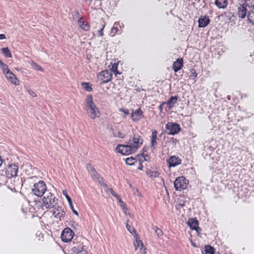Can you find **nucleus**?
Instances as JSON below:
<instances>
[{
	"instance_id": "obj_1",
	"label": "nucleus",
	"mask_w": 254,
	"mask_h": 254,
	"mask_svg": "<svg viewBox=\"0 0 254 254\" xmlns=\"http://www.w3.org/2000/svg\"><path fill=\"white\" fill-rule=\"evenodd\" d=\"M85 104L86 113L91 119L95 120L100 117V112L93 102V97L91 95L87 96L85 99Z\"/></svg>"
},
{
	"instance_id": "obj_2",
	"label": "nucleus",
	"mask_w": 254,
	"mask_h": 254,
	"mask_svg": "<svg viewBox=\"0 0 254 254\" xmlns=\"http://www.w3.org/2000/svg\"><path fill=\"white\" fill-rule=\"evenodd\" d=\"M58 200V199L56 197L54 194L49 192L43 198L42 207H45L47 209L54 208Z\"/></svg>"
},
{
	"instance_id": "obj_3",
	"label": "nucleus",
	"mask_w": 254,
	"mask_h": 254,
	"mask_svg": "<svg viewBox=\"0 0 254 254\" xmlns=\"http://www.w3.org/2000/svg\"><path fill=\"white\" fill-rule=\"evenodd\" d=\"M47 190V186L43 181L35 183L32 189V193L37 196H42Z\"/></svg>"
},
{
	"instance_id": "obj_4",
	"label": "nucleus",
	"mask_w": 254,
	"mask_h": 254,
	"mask_svg": "<svg viewBox=\"0 0 254 254\" xmlns=\"http://www.w3.org/2000/svg\"><path fill=\"white\" fill-rule=\"evenodd\" d=\"M97 81L100 85L111 81L113 78V73L110 70L105 69L99 72L97 75Z\"/></svg>"
},
{
	"instance_id": "obj_5",
	"label": "nucleus",
	"mask_w": 254,
	"mask_h": 254,
	"mask_svg": "<svg viewBox=\"0 0 254 254\" xmlns=\"http://www.w3.org/2000/svg\"><path fill=\"white\" fill-rule=\"evenodd\" d=\"M189 181L184 177L180 176L176 179L174 182L175 190L177 191H182L187 188Z\"/></svg>"
},
{
	"instance_id": "obj_6",
	"label": "nucleus",
	"mask_w": 254,
	"mask_h": 254,
	"mask_svg": "<svg viewBox=\"0 0 254 254\" xmlns=\"http://www.w3.org/2000/svg\"><path fill=\"white\" fill-rule=\"evenodd\" d=\"M140 134V132L133 133L131 141L129 140L130 144L135 151L141 147L143 142V137Z\"/></svg>"
},
{
	"instance_id": "obj_7",
	"label": "nucleus",
	"mask_w": 254,
	"mask_h": 254,
	"mask_svg": "<svg viewBox=\"0 0 254 254\" xmlns=\"http://www.w3.org/2000/svg\"><path fill=\"white\" fill-rule=\"evenodd\" d=\"M116 151L122 155H128L136 151L132 148L130 144L129 145L118 144L116 147Z\"/></svg>"
},
{
	"instance_id": "obj_8",
	"label": "nucleus",
	"mask_w": 254,
	"mask_h": 254,
	"mask_svg": "<svg viewBox=\"0 0 254 254\" xmlns=\"http://www.w3.org/2000/svg\"><path fill=\"white\" fill-rule=\"evenodd\" d=\"M18 165L14 164H10L5 169L4 175L8 178L16 177L18 171Z\"/></svg>"
},
{
	"instance_id": "obj_9",
	"label": "nucleus",
	"mask_w": 254,
	"mask_h": 254,
	"mask_svg": "<svg viewBox=\"0 0 254 254\" xmlns=\"http://www.w3.org/2000/svg\"><path fill=\"white\" fill-rule=\"evenodd\" d=\"M166 128L169 134H176L178 133L181 128L180 125L176 123L169 122L166 125Z\"/></svg>"
},
{
	"instance_id": "obj_10",
	"label": "nucleus",
	"mask_w": 254,
	"mask_h": 254,
	"mask_svg": "<svg viewBox=\"0 0 254 254\" xmlns=\"http://www.w3.org/2000/svg\"><path fill=\"white\" fill-rule=\"evenodd\" d=\"M134 238L135 239V242L133 244L134 250L136 251L137 249L139 248V252L141 254H145L146 252V248L144 247L142 241L140 240V237L138 234L134 235Z\"/></svg>"
},
{
	"instance_id": "obj_11",
	"label": "nucleus",
	"mask_w": 254,
	"mask_h": 254,
	"mask_svg": "<svg viewBox=\"0 0 254 254\" xmlns=\"http://www.w3.org/2000/svg\"><path fill=\"white\" fill-rule=\"evenodd\" d=\"M65 207L64 206H58L54 207L53 209V215L57 219L62 220L64 217L65 214Z\"/></svg>"
},
{
	"instance_id": "obj_12",
	"label": "nucleus",
	"mask_w": 254,
	"mask_h": 254,
	"mask_svg": "<svg viewBox=\"0 0 254 254\" xmlns=\"http://www.w3.org/2000/svg\"><path fill=\"white\" fill-rule=\"evenodd\" d=\"M74 233L69 228H64L61 235V239L63 242H68L73 237Z\"/></svg>"
},
{
	"instance_id": "obj_13",
	"label": "nucleus",
	"mask_w": 254,
	"mask_h": 254,
	"mask_svg": "<svg viewBox=\"0 0 254 254\" xmlns=\"http://www.w3.org/2000/svg\"><path fill=\"white\" fill-rule=\"evenodd\" d=\"M182 160L179 157L175 155L171 156L167 160V163L169 168L174 167L181 164Z\"/></svg>"
},
{
	"instance_id": "obj_14",
	"label": "nucleus",
	"mask_w": 254,
	"mask_h": 254,
	"mask_svg": "<svg viewBox=\"0 0 254 254\" xmlns=\"http://www.w3.org/2000/svg\"><path fill=\"white\" fill-rule=\"evenodd\" d=\"M70 254H88L87 248L82 244L73 247L71 250Z\"/></svg>"
},
{
	"instance_id": "obj_15",
	"label": "nucleus",
	"mask_w": 254,
	"mask_h": 254,
	"mask_svg": "<svg viewBox=\"0 0 254 254\" xmlns=\"http://www.w3.org/2000/svg\"><path fill=\"white\" fill-rule=\"evenodd\" d=\"M130 117L133 122H137L144 118L143 112L140 108L133 111Z\"/></svg>"
},
{
	"instance_id": "obj_16",
	"label": "nucleus",
	"mask_w": 254,
	"mask_h": 254,
	"mask_svg": "<svg viewBox=\"0 0 254 254\" xmlns=\"http://www.w3.org/2000/svg\"><path fill=\"white\" fill-rule=\"evenodd\" d=\"M7 80L14 85H18L20 84L19 80L16 75L11 71H8V73L4 74Z\"/></svg>"
},
{
	"instance_id": "obj_17",
	"label": "nucleus",
	"mask_w": 254,
	"mask_h": 254,
	"mask_svg": "<svg viewBox=\"0 0 254 254\" xmlns=\"http://www.w3.org/2000/svg\"><path fill=\"white\" fill-rule=\"evenodd\" d=\"M184 66V62L182 58H178L172 64V69L175 72L181 70Z\"/></svg>"
},
{
	"instance_id": "obj_18",
	"label": "nucleus",
	"mask_w": 254,
	"mask_h": 254,
	"mask_svg": "<svg viewBox=\"0 0 254 254\" xmlns=\"http://www.w3.org/2000/svg\"><path fill=\"white\" fill-rule=\"evenodd\" d=\"M157 131L156 129H152L151 135L150 136V147L153 149L156 148V146L157 144Z\"/></svg>"
},
{
	"instance_id": "obj_19",
	"label": "nucleus",
	"mask_w": 254,
	"mask_h": 254,
	"mask_svg": "<svg viewBox=\"0 0 254 254\" xmlns=\"http://www.w3.org/2000/svg\"><path fill=\"white\" fill-rule=\"evenodd\" d=\"M179 97L178 96H171L167 101H165L167 108L170 110L174 108L178 102Z\"/></svg>"
},
{
	"instance_id": "obj_20",
	"label": "nucleus",
	"mask_w": 254,
	"mask_h": 254,
	"mask_svg": "<svg viewBox=\"0 0 254 254\" xmlns=\"http://www.w3.org/2000/svg\"><path fill=\"white\" fill-rule=\"evenodd\" d=\"M78 24L81 29L86 31H88L90 29V23L87 21H85L83 17L80 18L78 20Z\"/></svg>"
},
{
	"instance_id": "obj_21",
	"label": "nucleus",
	"mask_w": 254,
	"mask_h": 254,
	"mask_svg": "<svg viewBox=\"0 0 254 254\" xmlns=\"http://www.w3.org/2000/svg\"><path fill=\"white\" fill-rule=\"evenodd\" d=\"M188 224L191 229L194 230L197 232L200 231V229L198 227V222L195 218L190 219L189 220Z\"/></svg>"
},
{
	"instance_id": "obj_22",
	"label": "nucleus",
	"mask_w": 254,
	"mask_h": 254,
	"mask_svg": "<svg viewBox=\"0 0 254 254\" xmlns=\"http://www.w3.org/2000/svg\"><path fill=\"white\" fill-rule=\"evenodd\" d=\"M247 5L245 4L240 5L238 8L237 13L238 17L241 18H245L247 15Z\"/></svg>"
},
{
	"instance_id": "obj_23",
	"label": "nucleus",
	"mask_w": 254,
	"mask_h": 254,
	"mask_svg": "<svg viewBox=\"0 0 254 254\" xmlns=\"http://www.w3.org/2000/svg\"><path fill=\"white\" fill-rule=\"evenodd\" d=\"M198 27H204L206 26L210 22V19L208 16H201L198 20Z\"/></svg>"
},
{
	"instance_id": "obj_24",
	"label": "nucleus",
	"mask_w": 254,
	"mask_h": 254,
	"mask_svg": "<svg viewBox=\"0 0 254 254\" xmlns=\"http://www.w3.org/2000/svg\"><path fill=\"white\" fill-rule=\"evenodd\" d=\"M146 175L151 178H158L160 175V172L159 170L156 169V170H152L148 169L146 171Z\"/></svg>"
},
{
	"instance_id": "obj_25",
	"label": "nucleus",
	"mask_w": 254,
	"mask_h": 254,
	"mask_svg": "<svg viewBox=\"0 0 254 254\" xmlns=\"http://www.w3.org/2000/svg\"><path fill=\"white\" fill-rule=\"evenodd\" d=\"M215 3L219 8H225L227 4V0H215Z\"/></svg>"
},
{
	"instance_id": "obj_26",
	"label": "nucleus",
	"mask_w": 254,
	"mask_h": 254,
	"mask_svg": "<svg viewBox=\"0 0 254 254\" xmlns=\"http://www.w3.org/2000/svg\"><path fill=\"white\" fill-rule=\"evenodd\" d=\"M89 6L91 8H96L98 6V4L100 3L99 0H84Z\"/></svg>"
},
{
	"instance_id": "obj_27",
	"label": "nucleus",
	"mask_w": 254,
	"mask_h": 254,
	"mask_svg": "<svg viewBox=\"0 0 254 254\" xmlns=\"http://www.w3.org/2000/svg\"><path fill=\"white\" fill-rule=\"evenodd\" d=\"M118 63H114V64H112L111 63V65H109V67H110V69L111 70L110 71H111L112 72H114V73L117 75L118 74H121V72H120L118 70Z\"/></svg>"
},
{
	"instance_id": "obj_28",
	"label": "nucleus",
	"mask_w": 254,
	"mask_h": 254,
	"mask_svg": "<svg viewBox=\"0 0 254 254\" xmlns=\"http://www.w3.org/2000/svg\"><path fill=\"white\" fill-rule=\"evenodd\" d=\"M151 159V157L149 155L145 153V152H143V153L141 155L138 156V159L139 161H149Z\"/></svg>"
},
{
	"instance_id": "obj_29",
	"label": "nucleus",
	"mask_w": 254,
	"mask_h": 254,
	"mask_svg": "<svg viewBox=\"0 0 254 254\" xmlns=\"http://www.w3.org/2000/svg\"><path fill=\"white\" fill-rule=\"evenodd\" d=\"M186 201L183 197H179L177 199L176 208L177 209H180L181 207L185 205Z\"/></svg>"
},
{
	"instance_id": "obj_30",
	"label": "nucleus",
	"mask_w": 254,
	"mask_h": 254,
	"mask_svg": "<svg viewBox=\"0 0 254 254\" xmlns=\"http://www.w3.org/2000/svg\"><path fill=\"white\" fill-rule=\"evenodd\" d=\"M215 251L214 248L210 245H207L204 248V254H214Z\"/></svg>"
},
{
	"instance_id": "obj_31",
	"label": "nucleus",
	"mask_w": 254,
	"mask_h": 254,
	"mask_svg": "<svg viewBox=\"0 0 254 254\" xmlns=\"http://www.w3.org/2000/svg\"><path fill=\"white\" fill-rule=\"evenodd\" d=\"M81 86L83 89L88 92H91L93 90L92 84L89 82H82L81 83Z\"/></svg>"
},
{
	"instance_id": "obj_32",
	"label": "nucleus",
	"mask_w": 254,
	"mask_h": 254,
	"mask_svg": "<svg viewBox=\"0 0 254 254\" xmlns=\"http://www.w3.org/2000/svg\"><path fill=\"white\" fill-rule=\"evenodd\" d=\"M1 51L5 57H6V58H11L12 57V55L11 54L10 51L9 50V49H8V47L2 48L1 49Z\"/></svg>"
},
{
	"instance_id": "obj_33",
	"label": "nucleus",
	"mask_w": 254,
	"mask_h": 254,
	"mask_svg": "<svg viewBox=\"0 0 254 254\" xmlns=\"http://www.w3.org/2000/svg\"><path fill=\"white\" fill-rule=\"evenodd\" d=\"M129 221V220H127V224H126V227H127V229L128 230V231L131 234H133V235H135V234H137L136 233V231L135 230V229L133 227H132L129 225V224H128Z\"/></svg>"
},
{
	"instance_id": "obj_34",
	"label": "nucleus",
	"mask_w": 254,
	"mask_h": 254,
	"mask_svg": "<svg viewBox=\"0 0 254 254\" xmlns=\"http://www.w3.org/2000/svg\"><path fill=\"white\" fill-rule=\"evenodd\" d=\"M136 162V159L132 157H128L126 160V163L129 165H132Z\"/></svg>"
},
{
	"instance_id": "obj_35",
	"label": "nucleus",
	"mask_w": 254,
	"mask_h": 254,
	"mask_svg": "<svg viewBox=\"0 0 254 254\" xmlns=\"http://www.w3.org/2000/svg\"><path fill=\"white\" fill-rule=\"evenodd\" d=\"M248 18L250 22L254 25V12L251 11L249 12Z\"/></svg>"
},
{
	"instance_id": "obj_36",
	"label": "nucleus",
	"mask_w": 254,
	"mask_h": 254,
	"mask_svg": "<svg viewBox=\"0 0 254 254\" xmlns=\"http://www.w3.org/2000/svg\"><path fill=\"white\" fill-rule=\"evenodd\" d=\"M114 136L116 137H119L121 138H124L125 137V134L121 131H118V132H113Z\"/></svg>"
},
{
	"instance_id": "obj_37",
	"label": "nucleus",
	"mask_w": 254,
	"mask_h": 254,
	"mask_svg": "<svg viewBox=\"0 0 254 254\" xmlns=\"http://www.w3.org/2000/svg\"><path fill=\"white\" fill-rule=\"evenodd\" d=\"M153 229L155 231V233L156 235L158 237H160V236H162V235L163 234L162 230L161 229L158 228L157 226H154L153 227Z\"/></svg>"
},
{
	"instance_id": "obj_38",
	"label": "nucleus",
	"mask_w": 254,
	"mask_h": 254,
	"mask_svg": "<svg viewBox=\"0 0 254 254\" xmlns=\"http://www.w3.org/2000/svg\"><path fill=\"white\" fill-rule=\"evenodd\" d=\"M91 177L94 180H99L100 177V174L96 171L90 174Z\"/></svg>"
},
{
	"instance_id": "obj_39",
	"label": "nucleus",
	"mask_w": 254,
	"mask_h": 254,
	"mask_svg": "<svg viewBox=\"0 0 254 254\" xmlns=\"http://www.w3.org/2000/svg\"><path fill=\"white\" fill-rule=\"evenodd\" d=\"M119 30V29L118 27L114 26L111 30L110 35L111 36H114L117 33H118Z\"/></svg>"
},
{
	"instance_id": "obj_40",
	"label": "nucleus",
	"mask_w": 254,
	"mask_h": 254,
	"mask_svg": "<svg viewBox=\"0 0 254 254\" xmlns=\"http://www.w3.org/2000/svg\"><path fill=\"white\" fill-rule=\"evenodd\" d=\"M87 169L90 174L92 173H95V172L96 171L95 168L91 164H88L87 165Z\"/></svg>"
},
{
	"instance_id": "obj_41",
	"label": "nucleus",
	"mask_w": 254,
	"mask_h": 254,
	"mask_svg": "<svg viewBox=\"0 0 254 254\" xmlns=\"http://www.w3.org/2000/svg\"><path fill=\"white\" fill-rule=\"evenodd\" d=\"M63 194L65 196L69 203L71 205L72 200L70 197L67 194V191L66 190H64L63 191Z\"/></svg>"
},
{
	"instance_id": "obj_42",
	"label": "nucleus",
	"mask_w": 254,
	"mask_h": 254,
	"mask_svg": "<svg viewBox=\"0 0 254 254\" xmlns=\"http://www.w3.org/2000/svg\"><path fill=\"white\" fill-rule=\"evenodd\" d=\"M0 67L4 74H5L6 73H8V71H10V69L8 68L7 65L5 64L3 66H1Z\"/></svg>"
},
{
	"instance_id": "obj_43",
	"label": "nucleus",
	"mask_w": 254,
	"mask_h": 254,
	"mask_svg": "<svg viewBox=\"0 0 254 254\" xmlns=\"http://www.w3.org/2000/svg\"><path fill=\"white\" fill-rule=\"evenodd\" d=\"M32 65L35 66V69L37 70L41 71H44L43 68L41 65H40L38 64H37V63L33 62L32 63Z\"/></svg>"
},
{
	"instance_id": "obj_44",
	"label": "nucleus",
	"mask_w": 254,
	"mask_h": 254,
	"mask_svg": "<svg viewBox=\"0 0 254 254\" xmlns=\"http://www.w3.org/2000/svg\"><path fill=\"white\" fill-rule=\"evenodd\" d=\"M26 90L32 97H36L37 96L36 93L34 91L32 90L30 87H27Z\"/></svg>"
},
{
	"instance_id": "obj_45",
	"label": "nucleus",
	"mask_w": 254,
	"mask_h": 254,
	"mask_svg": "<svg viewBox=\"0 0 254 254\" xmlns=\"http://www.w3.org/2000/svg\"><path fill=\"white\" fill-rule=\"evenodd\" d=\"M190 72L191 73V76H193L194 78H196L197 77V73H196L195 70L194 68L190 69Z\"/></svg>"
},
{
	"instance_id": "obj_46",
	"label": "nucleus",
	"mask_w": 254,
	"mask_h": 254,
	"mask_svg": "<svg viewBox=\"0 0 254 254\" xmlns=\"http://www.w3.org/2000/svg\"><path fill=\"white\" fill-rule=\"evenodd\" d=\"M120 112H122L125 114L126 116L129 115V111L127 109L121 108L119 109Z\"/></svg>"
},
{
	"instance_id": "obj_47",
	"label": "nucleus",
	"mask_w": 254,
	"mask_h": 254,
	"mask_svg": "<svg viewBox=\"0 0 254 254\" xmlns=\"http://www.w3.org/2000/svg\"><path fill=\"white\" fill-rule=\"evenodd\" d=\"M164 105H166L165 101L163 102L158 107V110L160 112H162L163 111V107Z\"/></svg>"
},
{
	"instance_id": "obj_48",
	"label": "nucleus",
	"mask_w": 254,
	"mask_h": 254,
	"mask_svg": "<svg viewBox=\"0 0 254 254\" xmlns=\"http://www.w3.org/2000/svg\"><path fill=\"white\" fill-rule=\"evenodd\" d=\"M104 26H103V27L100 30L98 31L99 35L100 36L102 37L104 35V34H103V29H104Z\"/></svg>"
},
{
	"instance_id": "obj_49",
	"label": "nucleus",
	"mask_w": 254,
	"mask_h": 254,
	"mask_svg": "<svg viewBox=\"0 0 254 254\" xmlns=\"http://www.w3.org/2000/svg\"><path fill=\"white\" fill-rule=\"evenodd\" d=\"M142 162H141V161H139V167H138V169L141 170H142L143 167Z\"/></svg>"
},
{
	"instance_id": "obj_50",
	"label": "nucleus",
	"mask_w": 254,
	"mask_h": 254,
	"mask_svg": "<svg viewBox=\"0 0 254 254\" xmlns=\"http://www.w3.org/2000/svg\"><path fill=\"white\" fill-rule=\"evenodd\" d=\"M6 38V36L3 34H0V40L4 39Z\"/></svg>"
},
{
	"instance_id": "obj_51",
	"label": "nucleus",
	"mask_w": 254,
	"mask_h": 254,
	"mask_svg": "<svg viewBox=\"0 0 254 254\" xmlns=\"http://www.w3.org/2000/svg\"><path fill=\"white\" fill-rule=\"evenodd\" d=\"M112 194L115 196L116 197H117V198H119L120 196L119 195H118V194H117L116 193H113L112 192Z\"/></svg>"
},
{
	"instance_id": "obj_52",
	"label": "nucleus",
	"mask_w": 254,
	"mask_h": 254,
	"mask_svg": "<svg viewBox=\"0 0 254 254\" xmlns=\"http://www.w3.org/2000/svg\"><path fill=\"white\" fill-rule=\"evenodd\" d=\"M4 63H3L0 60V66H3L4 65Z\"/></svg>"
},
{
	"instance_id": "obj_53",
	"label": "nucleus",
	"mask_w": 254,
	"mask_h": 254,
	"mask_svg": "<svg viewBox=\"0 0 254 254\" xmlns=\"http://www.w3.org/2000/svg\"><path fill=\"white\" fill-rule=\"evenodd\" d=\"M2 163V160L1 159V156L0 155V166L1 165Z\"/></svg>"
},
{
	"instance_id": "obj_54",
	"label": "nucleus",
	"mask_w": 254,
	"mask_h": 254,
	"mask_svg": "<svg viewBox=\"0 0 254 254\" xmlns=\"http://www.w3.org/2000/svg\"><path fill=\"white\" fill-rule=\"evenodd\" d=\"M119 200V202L122 203H124V202L122 200V199L119 197V198H118Z\"/></svg>"
},
{
	"instance_id": "obj_55",
	"label": "nucleus",
	"mask_w": 254,
	"mask_h": 254,
	"mask_svg": "<svg viewBox=\"0 0 254 254\" xmlns=\"http://www.w3.org/2000/svg\"><path fill=\"white\" fill-rule=\"evenodd\" d=\"M73 212H74L75 214H76V215H77V214H78V213H77V212L76 211L73 210Z\"/></svg>"
},
{
	"instance_id": "obj_56",
	"label": "nucleus",
	"mask_w": 254,
	"mask_h": 254,
	"mask_svg": "<svg viewBox=\"0 0 254 254\" xmlns=\"http://www.w3.org/2000/svg\"><path fill=\"white\" fill-rule=\"evenodd\" d=\"M46 213H45L44 214L43 217H46Z\"/></svg>"
}]
</instances>
